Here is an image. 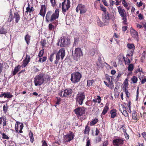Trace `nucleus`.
<instances>
[{"mask_svg": "<svg viewBox=\"0 0 146 146\" xmlns=\"http://www.w3.org/2000/svg\"><path fill=\"white\" fill-rule=\"evenodd\" d=\"M21 66L20 65H18L16 67H15L13 71L12 72V74L13 75H15L16 74L20 69Z\"/></svg>", "mask_w": 146, "mask_h": 146, "instance_id": "nucleus-22", "label": "nucleus"}, {"mask_svg": "<svg viewBox=\"0 0 146 146\" xmlns=\"http://www.w3.org/2000/svg\"><path fill=\"white\" fill-rule=\"evenodd\" d=\"M30 60V58L29 55L26 54L25 59L23 61V65L24 67H26L29 62Z\"/></svg>", "mask_w": 146, "mask_h": 146, "instance_id": "nucleus-17", "label": "nucleus"}, {"mask_svg": "<svg viewBox=\"0 0 146 146\" xmlns=\"http://www.w3.org/2000/svg\"><path fill=\"white\" fill-rule=\"evenodd\" d=\"M127 69L128 71L130 72L131 73H128L127 74L128 76H129L131 73L132 71L134 69V65L132 64H130L128 65Z\"/></svg>", "mask_w": 146, "mask_h": 146, "instance_id": "nucleus-19", "label": "nucleus"}, {"mask_svg": "<svg viewBox=\"0 0 146 146\" xmlns=\"http://www.w3.org/2000/svg\"><path fill=\"white\" fill-rule=\"evenodd\" d=\"M74 138V134L73 133L70 131L64 137V142L65 143L69 142L72 140Z\"/></svg>", "mask_w": 146, "mask_h": 146, "instance_id": "nucleus-12", "label": "nucleus"}, {"mask_svg": "<svg viewBox=\"0 0 146 146\" xmlns=\"http://www.w3.org/2000/svg\"><path fill=\"white\" fill-rule=\"evenodd\" d=\"M98 121V119L95 118L91 121L90 123V125L91 126H92L96 124Z\"/></svg>", "mask_w": 146, "mask_h": 146, "instance_id": "nucleus-35", "label": "nucleus"}, {"mask_svg": "<svg viewBox=\"0 0 146 146\" xmlns=\"http://www.w3.org/2000/svg\"><path fill=\"white\" fill-rule=\"evenodd\" d=\"M122 4L124 7L126 8V9L127 10H129V9L130 8L129 7H128V5L125 0H123Z\"/></svg>", "mask_w": 146, "mask_h": 146, "instance_id": "nucleus-31", "label": "nucleus"}, {"mask_svg": "<svg viewBox=\"0 0 146 146\" xmlns=\"http://www.w3.org/2000/svg\"><path fill=\"white\" fill-rule=\"evenodd\" d=\"M30 38H31L30 36L29 35H26L25 36V41H26L27 44H28L30 42Z\"/></svg>", "mask_w": 146, "mask_h": 146, "instance_id": "nucleus-30", "label": "nucleus"}, {"mask_svg": "<svg viewBox=\"0 0 146 146\" xmlns=\"http://www.w3.org/2000/svg\"><path fill=\"white\" fill-rule=\"evenodd\" d=\"M42 146H47V144L45 141L42 140Z\"/></svg>", "mask_w": 146, "mask_h": 146, "instance_id": "nucleus-54", "label": "nucleus"}, {"mask_svg": "<svg viewBox=\"0 0 146 146\" xmlns=\"http://www.w3.org/2000/svg\"><path fill=\"white\" fill-rule=\"evenodd\" d=\"M44 53V49L40 51L38 54V56L39 57L42 56L43 55Z\"/></svg>", "mask_w": 146, "mask_h": 146, "instance_id": "nucleus-47", "label": "nucleus"}, {"mask_svg": "<svg viewBox=\"0 0 146 146\" xmlns=\"http://www.w3.org/2000/svg\"><path fill=\"white\" fill-rule=\"evenodd\" d=\"M73 58L77 61L81 56H83V54L80 48H77L75 49L74 53H72Z\"/></svg>", "mask_w": 146, "mask_h": 146, "instance_id": "nucleus-2", "label": "nucleus"}, {"mask_svg": "<svg viewBox=\"0 0 146 146\" xmlns=\"http://www.w3.org/2000/svg\"><path fill=\"white\" fill-rule=\"evenodd\" d=\"M142 135L143 137L145 139H146V133L145 132H144L142 133Z\"/></svg>", "mask_w": 146, "mask_h": 146, "instance_id": "nucleus-59", "label": "nucleus"}, {"mask_svg": "<svg viewBox=\"0 0 146 146\" xmlns=\"http://www.w3.org/2000/svg\"><path fill=\"white\" fill-rule=\"evenodd\" d=\"M96 99L98 100V103L100 104V103L101 100L100 96H97V98H96Z\"/></svg>", "mask_w": 146, "mask_h": 146, "instance_id": "nucleus-52", "label": "nucleus"}, {"mask_svg": "<svg viewBox=\"0 0 146 146\" xmlns=\"http://www.w3.org/2000/svg\"><path fill=\"white\" fill-rule=\"evenodd\" d=\"M7 32L4 31V28H2L0 29V34H5Z\"/></svg>", "mask_w": 146, "mask_h": 146, "instance_id": "nucleus-50", "label": "nucleus"}, {"mask_svg": "<svg viewBox=\"0 0 146 146\" xmlns=\"http://www.w3.org/2000/svg\"><path fill=\"white\" fill-rule=\"evenodd\" d=\"M46 40L44 39L42 40L40 42L42 48L44 47L46 44Z\"/></svg>", "mask_w": 146, "mask_h": 146, "instance_id": "nucleus-39", "label": "nucleus"}, {"mask_svg": "<svg viewBox=\"0 0 146 146\" xmlns=\"http://www.w3.org/2000/svg\"><path fill=\"white\" fill-rule=\"evenodd\" d=\"M82 77L81 74L79 72H76L71 74L70 80L73 83L79 82Z\"/></svg>", "mask_w": 146, "mask_h": 146, "instance_id": "nucleus-4", "label": "nucleus"}, {"mask_svg": "<svg viewBox=\"0 0 146 146\" xmlns=\"http://www.w3.org/2000/svg\"><path fill=\"white\" fill-rule=\"evenodd\" d=\"M125 92L126 94V95L127 97H129V93L128 92L127 89L126 88L125 89Z\"/></svg>", "mask_w": 146, "mask_h": 146, "instance_id": "nucleus-51", "label": "nucleus"}, {"mask_svg": "<svg viewBox=\"0 0 146 146\" xmlns=\"http://www.w3.org/2000/svg\"><path fill=\"white\" fill-rule=\"evenodd\" d=\"M127 29V26H123L122 27V29L123 31L125 32Z\"/></svg>", "mask_w": 146, "mask_h": 146, "instance_id": "nucleus-55", "label": "nucleus"}, {"mask_svg": "<svg viewBox=\"0 0 146 146\" xmlns=\"http://www.w3.org/2000/svg\"><path fill=\"white\" fill-rule=\"evenodd\" d=\"M110 19V14L108 12L105 13V15L102 18V20L104 23H108Z\"/></svg>", "mask_w": 146, "mask_h": 146, "instance_id": "nucleus-15", "label": "nucleus"}, {"mask_svg": "<svg viewBox=\"0 0 146 146\" xmlns=\"http://www.w3.org/2000/svg\"><path fill=\"white\" fill-rule=\"evenodd\" d=\"M121 129L122 130L123 132L124 133V135L126 139H129V135L126 133V129L125 128L124 126H122L121 128Z\"/></svg>", "mask_w": 146, "mask_h": 146, "instance_id": "nucleus-24", "label": "nucleus"}, {"mask_svg": "<svg viewBox=\"0 0 146 146\" xmlns=\"http://www.w3.org/2000/svg\"><path fill=\"white\" fill-rule=\"evenodd\" d=\"M118 11L120 16L122 17V20H123V23L124 25L127 24V16L126 13L124 9L119 6L117 7Z\"/></svg>", "mask_w": 146, "mask_h": 146, "instance_id": "nucleus-6", "label": "nucleus"}, {"mask_svg": "<svg viewBox=\"0 0 146 146\" xmlns=\"http://www.w3.org/2000/svg\"><path fill=\"white\" fill-rule=\"evenodd\" d=\"M5 119V118H4L2 117H0V124H2L3 121H4Z\"/></svg>", "mask_w": 146, "mask_h": 146, "instance_id": "nucleus-61", "label": "nucleus"}, {"mask_svg": "<svg viewBox=\"0 0 146 146\" xmlns=\"http://www.w3.org/2000/svg\"><path fill=\"white\" fill-rule=\"evenodd\" d=\"M127 46L128 48L132 50V51H131L130 54L131 56H132L133 51L134 50L135 48L134 44H133L128 43L127 45Z\"/></svg>", "mask_w": 146, "mask_h": 146, "instance_id": "nucleus-21", "label": "nucleus"}, {"mask_svg": "<svg viewBox=\"0 0 146 146\" xmlns=\"http://www.w3.org/2000/svg\"><path fill=\"white\" fill-rule=\"evenodd\" d=\"M146 82V78H144L143 79L141 82V84H143Z\"/></svg>", "mask_w": 146, "mask_h": 146, "instance_id": "nucleus-62", "label": "nucleus"}, {"mask_svg": "<svg viewBox=\"0 0 146 146\" xmlns=\"http://www.w3.org/2000/svg\"><path fill=\"white\" fill-rule=\"evenodd\" d=\"M119 110L121 112L124 111H125V110H126L125 107L122 104H119Z\"/></svg>", "mask_w": 146, "mask_h": 146, "instance_id": "nucleus-27", "label": "nucleus"}, {"mask_svg": "<svg viewBox=\"0 0 146 146\" xmlns=\"http://www.w3.org/2000/svg\"><path fill=\"white\" fill-rule=\"evenodd\" d=\"M65 50L63 48H61L60 49L57 53L56 54V60L54 62L55 64H57L58 62V61L60 59V56L61 60H62L65 56Z\"/></svg>", "mask_w": 146, "mask_h": 146, "instance_id": "nucleus-3", "label": "nucleus"}, {"mask_svg": "<svg viewBox=\"0 0 146 146\" xmlns=\"http://www.w3.org/2000/svg\"><path fill=\"white\" fill-rule=\"evenodd\" d=\"M90 131L89 127L88 126H86L85 128V131L84 133L85 134H88V133Z\"/></svg>", "mask_w": 146, "mask_h": 146, "instance_id": "nucleus-40", "label": "nucleus"}, {"mask_svg": "<svg viewBox=\"0 0 146 146\" xmlns=\"http://www.w3.org/2000/svg\"><path fill=\"white\" fill-rule=\"evenodd\" d=\"M130 33L133 37L137 39L138 38V32L134 29L132 27L130 29Z\"/></svg>", "mask_w": 146, "mask_h": 146, "instance_id": "nucleus-16", "label": "nucleus"}, {"mask_svg": "<svg viewBox=\"0 0 146 146\" xmlns=\"http://www.w3.org/2000/svg\"><path fill=\"white\" fill-rule=\"evenodd\" d=\"M3 67V64L0 63V74L2 72Z\"/></svg>", "mask_w": 146, "mask_h": 146, "instance_id": "nucleus-58", "label": "nucleus"}, {"mask_svg": "<svg viewBox=\"0 0 146 146\" xmlns=\"http://www.w3.org/2000/svg\"><path fill=\"white\" fill-rule=\"evenodd\" d=\"M131 80L133 83L135 84L137 82L138 79L137 77L133 76L131 79Z\"/></svg>", "mask_w": 146, "mask_h": 146, "instance_id": "nucleus-33", "label": "nucleus"}, {"mask_svg": "<svg viewBox=\"0 0 146 146\" xmlns=\"http://www.w3.org/2000/svg\"><path fill=\"white\" fill-rule=\"evenodd\" d=\"M59 11L58 9H56L54 13L52 11L48 12L46 15V18L47 21L52 22L58 18L59 16Z\"/></svg>", "mask_w": 146, "mask_h": 146, "instance_id": "nucleus-1", "label": "nucleus"}, {"mask_svg": "<svg viewBox=\"0 0 146 146\" xmlns=\"http://www.w3.org/2000/svg\"><path fill=\"white\" fill-rule=\"evenodd\" d=\"M74 111L78 118L85 114V109L84 107H80L75 109Z\"/></svg>", "mask_w": 146, "mask_h": 146, "instance_id": "nucleus-8", "label": "nucleus"}, {"mask_svg": "<svg viewBox=\"0 0 146 146\" xmlns=\"http://www.w3.org/2000/svg\"><path fill=\"white\" fill-rule=\"evenodd\" d=\"M54 27L51 23L49 24L48 25V28L50 30L52 31L54 28Z\"/></svg>", "mask_w": 146, "mask_h": 146, "instance_id": "nucleus-46", "label": "nucleus"}, {"mask_svg": "<svg viewBox=\"0 0 146 146\" xmlns=\"http://www.w3.org/2000/svg\"><path fill=\"white\" fill-rule=\"evenodd\" d=\"M2 138L3 139H6L7 140L9 139V137L5 133H2Z\"/></svg>", "mask_w": 146, "mask_h": 146, "instance_id": "nucleus-38", "label": "nucleus"}, {"mask_svg": "<svg viewBox=\"0 0 146 146\" xmlns=\"http://www.w3.org/2000/svg\"><path fill=\"white\" fill-rule=\"evenodd\" d=\"M72 93V90H65L64 91H61L59 93L61 97H66L70 94Z\"/></svg>", "mask_w": 146, "mask_h": 146, "instance_id": "nucleus-13", "label": "nucleus"}, {"mask_svg": "<svg viewBox=\"0 0 146 146\" xmlns=\"http://www.w3.org/2000/svg\"><path fill=\"white\" fill-rule=\"evenodd\" d=\"M16 123L17 124L15 125V128L16 132L17 133H18V127H19V125H20L21 123L20 122L18 121H17Z\"/></svg>", "mask_w": 146, "mask_h": 146, "instance_id": "nucleus-36", "label": "nucleus"}, {"mask_svg": "<svg viewBox=\"0 0 146 146\" xmlns=\"http://www.w3.org/2000/svg\"><path fill=\"white\" fill-rule=\"evenodd\" d=\"M15 17L16 19V22L17 23L20 19V16L17 13H15Z\"/></svg>", "mask_w": 146, "mask_h": 146, "instance_id": "nucleus-32", "label": "nucleus"}, {"mask_svg": "<svg viewBox=\"0 0 146 146\" xmlns=\"http://www.w3.org/2000/svg\"><path fill=\"white\" fill-rule=\"evenodd\" d=\"M104 83L107 87H109L111 89H112L114 88V85L113 83L110 82L108 83L105 81H104Z\"/></svg>", "mask_w": 146, "mask_h": 146, "instance_id": "nucleus-25", "label": "nucleus"}, {"mask_svg": "<svg viewBox=\"0 0 146 146\" xmlns=\"http://www.w3.org/2000/svg\"><path fill=\"white\" fill-rule=\"evenodd\" d=\"M108 144V143L107 141H104L103 143V146H107Z\"/></svg>", "mask_w": 146, "mask_h": 146, "instance_id": "nucleus-64", "label": "nucleus"}, {"mask_svg": "<svg viewBox=\"0 0 146 146\" xmlns=\"http://www.w3.org/2000/svg\"><path fill=\"white\" fill-rule=\"evenodd\" d=\"M23 127V125L22 123H21V124L19 125V127H18V133L19 132L20 133H21L23 132L22 129Z\"/></svg>", "mask_w": 146, "mask_h": 146, "instance_id": "nucleus-34", "label": "nucleus"}, {"mask_svg": "<svg viewBox=\"0 0 146 146\" xmlns=\"http://www.w3.org/2000/svg\"><path fill=\"white\" fill-rule=\"evenodd\" d=\"M110 113L111 114V117L114 118L116 115V110L115 109L111 110L110 111Z\"/></svg>", "mask_w": 146, "mask_h": 146, "instance_id": "nucleus-23", "label": "nucleus"}, {"mask_svg": "<svg viewBox=\"0 0 146 146\" xmlns=\"http://www.w3.org/2000/svg\"><path fill=\"white\" fill-rule=\"evenodd\" d=\"M97 23H98V25L99 26L101 27L102 26H103L104 25V24L103 23L101 22L100 21V19H98L97 21Z\"/></svg>", "mask_w": 146, "mask_h": 146, "instance_id": "nucleus-48", "label": "nucleus"}, {"mask_svg": "<svg viewBox=\"0 0 146 146\" xmlns=\"http://www.w3.org/2000/svg\"><path fill=\"white\" fill-rule=\"evenodd\" d=\"M54 53H53L50 55V57L49 58V60L51 62L53 61V59L54 58Z\"/></svg>", "mask_w": 146, "mask_h": 146, "instance_id": "nucleus-44", "label": "nucleus"}, {"mask_svg": "<svg viewBox=\"0 0 146 146\" xmlns=\"http://www.w3.org/2000/svg\"><path fill=\"white\" fill-rule=\"evenodd\" d=\"M50 2L52 3V5L53 7H54L56 5L55 0H50Z\"/></svg>", "mask_w": 146, "mask_h": 146, "instance_id": "nucleus-53", "label": "nucleus"}, {"mask_svg": "<svg viewBox=\"0 0 146 146\" xmlns=\"http://www.w3.org/2000/svg\"><path fill=\"white\" fill-rule=\"evenodd\" d=\"M34 11V9L33 7H31L30 6L29 3H28V6L26 8V11H25L26 13H32Z\"/></svg>", "mask_w": 146, "mask_h": 146, "instance_id": "nucleus-20", "label": "nucleus"}, {"mask_svg": "<svg viewBox=\"0 0 146 146\" xmlns=\"http://www.w3.org/2000/svg\"><path fill=\"white\" fill-rule=\"evenodd\" d=\"M123 115L125 117H128L129 115L128 114L127 111H126V110H125V111H122V112H121Z\"/></svg>", "mask_w": 146, "mask_h": 146, "instance_id": "nucleus-45", "label": "nucleus"}, {"mask_svg": "<svg viewBox=\"0 0 146 146\" xmlns=\"http://www.w3.org/2000/svg\"><path fill=\"white\" fill-rule=\"evenodd\" d=\"M13 96V95L10 94L9 92H7L5 93V98H11Z\"/></svg>", "mask_w": 146, "mask_h": 146, "instance_id": "nucleus-37", "label": "nucleus"}, {"mask_svg": "<svg viewBox=\"0 0 146 146\" xmlns=\"http://www.w3.org/2000/svg\"><path fill=\"white\" fill-rule=\"evenodd\" d=\"M124 140L121 139H116L113 141V144L115 146H121L123 143Z\"/></svg>", "mask_w": 146, "mask_h": 146, "instance_id": "nucleus-14", "label": "nucleus"}, {"mask_svg": "<svg viewBox=\"0 0 146 146\" xmlns=\"http://www.w3.org/2000/svg\"><path fill=\"white\" fill-rule=\"evenodd\" d=\"M136 113H137L135 111H133L132 119L133 120L135 121V122L137 121V117Z\"/></svg>", "mask_w": 146, "mask_h": 146, "instance_id": "nucleus-26", "label": "nucleus"}, {"mask_svg": "<svg viewBox=\"0 0 146 146\" xmlns=\"http://www.w3.org/2000/svg\"><path fill=\"white\" fill-rule=\"evenodd\" d=\"M85 99V95L83 92L78 93L77 95L76 100V102L79 105H82L83 100Z\"/></svg>", "mask_w": 146, "mask_h": 146, "instance_id": "nucleus-7", "label": "nucleus"}, {"mask_svg": "<svg viewBox=\"0 0 146 146\" xmlns=\"http://www.w3.org/2000/svg\"><path fill=\"white\" fill-rule=\"evenodd\" d=\"M44 81V75L40 74L35 76L34 82L35 85L37 86L38 85L40 86L42 84Z\"/></svg>", "mask_w": 146, "mask_h": 146, "instance_id": "nucleus-5", "label": "nucleus"}, {"mask_svg": "<svg viewBox=\"0 0 146 146\" xmlns=\"http://www.w3.org/2000/svg\"><path fill=\"white\" fill-rule=\"evenodd\" d=\"M46 59V57L45 56H44L42 58H40L38 61L40 62H43L45 61Z\"/></svg>", "mask_w": 146, "mask_h": 146, "instance_id": "nucleus-43", "label": "nucleus"}, {"mask_svg": "<svg viewBox=\"0 0 146 146\" xmlns=\"http://www.w3.org/2000/svg\"><path fill=\"white\" fill-rule=\"evenodd\" d=\"M108 109L109 107L108 106L106 105L104 108L102 114L103 115H105L107 112Z\"/></svg>", "mask_w": 146, "mask_h": 146, "instance_id": "nucleus-29", "label": "nucleus"}, {"mask_svg": "<svg viewBox=\"0 0 146 146\" xmlns=\"http://www.w3.org/2000/svg\"><path fill=\"white\" fill-rule=\"evenodd\" d=\"M100 7L102 9V10L105 13L106 12V9L104 7L101 6Z\"/></svg>", "mask_w": 146, "mask_h": 146, "instance_id": "nucleus-57", "label": "nucleus"}, {"mask_svg": "<svg viewBox=\"0 0 146 146\" xmlns=\"http://www.w3.org/2000/svg\"><path fill=\"white\" fill-rule=\"evenodd\" d=\"M68 44V39L65 37H63L60 40L58 43V45H60L61 47H64Z\"/></svg>", "mask_w": 146, "mask_h": 146, "instance_id": "nucleus-11", "label": "nucleus"}, {"mask_svg": "<svg viewBox=\"0 0 146 146\" xmlns=\"http://www.w3.org/2000/svg\"><path fill=\"white\" fill-rule=\"evenodd\" d=\"M87 11L85 6L82 4H79L76 9V11L77 13L80 11V14L85 13Z\"/></svg>", "mask_w": 146, "mask_h": 146, "instance_id": "nucleus-10", "label": "nucleus"}, {"mask_svg": "<svg viewBox=\"0 0 146 146\" xmlns=\"http://www.w3.org/2000/svg\"><path fill=\"white\" fill-rule=\"evenodd\" d=\"M90 54L91 56H94L95 54V50L94 49L91 50L90 52Z\"/></svg>", "mask_w": 146, "mask_h": 146, "instance_id": "nucleus-49", "label": "nucleus"}, {"mask_svg": "<svg viewBox=\"0 0 146 146\" xmlns=\"http://www.w3.org/2000/svg\"><path fill=\"white\" fill-rule=\"evenodd\" d=\"M123 59L125 61V65H128L130 64L131 61L128 58H125L124 56L123 57Z\"/></svg>", "mask_w": 146, "mask_h": 146, "instance_id": "nucleus-28", "label": "nucleus"}, {"mask_svg": "<svg viewBox=\"0 0 146 146\" xmlns=\"http://www.w3.org/2000/svg\"><path fill=\"white\" fill-rule=\"evenodd\" d=\"M94 80H87V85L90 86L92 85L93 83L94 82Z\"/></svg>", "mask_w": 146, "mask_h": 146, "instance_id": "nucleus-41", "label": "nucleus"}, {"mask_svg": "<svg viewBox=\"0 0 146 146\" xmlns=\"http://www.w3.org/2000/svg\"><path fill=\"white\" fill-rule=\"evenodd\" d=\"M139 19H142L143 18V16L141 14H139L138 15Z\"/></svg>", "mask_w": 146, "mask_h": 146, "instance_id": "nucleus-60", "label": "nucleus"}, {"mask_svg": "<svg viewBox=\"0 0 146 146\" xmlns=\"http://www.w3.org/2000/svg\"><path fill=\"white\" fill-rule=\"evenodd\" d=\"M101 140V138L100 137H98L96 139V142H98Z\"/></svg>", "mask_w": 146, "mask_h": 146, "instance_id": "nucleus-56", "label": "nucleus"}, {"mask_svg": "<svg viewBox=\"0 0 146 146\" xmlns=\"http://www.w3.org/2000/svg\"><path fill=\"white\" fill-rule=\"evenodd\" d=\"M46 13V7L45 5H41V9L39 14L42 16L44 17Z\"/></svg>", "mask_w": 146, "mask_h": 146, "instance_id": "nucleus-18", "label": "nucleus"}, {"mask_svg": "<svg viewBox=\"0 0 146 146\" xmlns=\"http://www.w3.org/2000/svg\"><path fill=\"white\" fill-rule=\"evenodd\" d=\"M70 0H64L62 3V7L63 12H66L70 7Z\"/></svg>", "mask_w": 146, "mask_h": 146, "instance_id": "nucleus-9", "label": "nucleus"}, {"mask_svg": "<svg viewBox=\"0 0 146 146\" xmlns=\"http://www.w3.org/2000/svg\"><path fill=\"white\" fill-rule=\"evenodd\" d=\"M29 135L31 142V143H33L34 140V138L33 137V133L32 132H31V133Z\"/></svg>", "mask_w": 146, "mask_h": 146, "instance_id": "nucleus-42", "label": "nucleus"}, {"mask_svg": "<svg viewBox=\"0 0 146 146\" xmlns=\"http://www.w3.org/2000/svg\"><path fill=\"white\" fill-rule=\"evenodd\" d=\"M110 6H112L115 3V2L114 1H112V0H111V1H110Z\"/></svg>", "mask_w": 146, "mask_h": 146, "instance_id": "nucleus-63", "label": "nucleus"}]
</instances>
